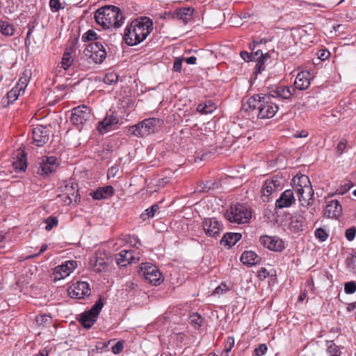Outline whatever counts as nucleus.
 I'll list each match as a JSON object with an SVG mask.
<instances>
[{"instance_id":"f257e3e1","label":"nucleus","mask_w":356,"mask_h":356,"mask_svg":"<svg viewBox=\"0 0 356 356\" xmlns=\"http://www.w3.org/2000/svg\"><path fill=\"white\" fill-rule=\"evenodd\" d=\"M248 115L257 119H269L275 116L279 106L276 101L273 102L270 97L264 93L256 94L250 97L247 102V107L244 106Z\"/></svg>"},{"instance_id":"f03ea898","label":"nucleus","mask_w":356,"mask_h":356,"mask_svg":"<svg viewBox=\"0 0 356 356\" xmlns=\"http://www.w3.org/2000/svg\"><path fill=\"white\" fill-rule=\"evenodd\" d=\"M153 30L152 20L143 17L131 22L125 29L124 40L129 46L140 44L150 34Z\"/></svg>"},{"instance_id":"7ed1b4c3","label":"nucleus","mask_w":356,"mask_h":356,"mask_svg":"<svg viewBox=\"0 0 356 356\" xmlns=\"http://www.w3.org/2000/svg\"><path fill=\"white\" fill-rule=\"evenodd\" d=\"M95 19L98 24L106 29L111 27L115 29L121 27L125 17L118 7L108 5L97 10Z\"/></svg>"},{"instance_id":"20e7f679","label":"nucleus","mask_w":356,"mask_h":356,"mask_svg":"<svg viewBox=\"0 0 356 356\" xmlns=\"http://www.w3.org/2000/svg\"><path fill=\"white\" fill-rule=\"evenodd\" d=\"M293 189L296 191L302 206L312 204L314 190L309 177L305 175H296L292 179Z\"/></svg>"},{"instance_id":"39448f33","label":"nucleus","mask_w":356,"mask_h":356,"mask_svg":"<svg viewBox=\"0 0 356 356\" xmlns=\"http://www.w3.org/2000/svg\"><path fill=\"white\" fill-rule=\"evenodd\" d=\"M225 217L231 222L244 224L249 222L252 212L247 205L237 203L230 207L225 212Z\"/></svg>"},{"instance_id":"423d86ee","label":"nucleus","mask_w":356,"mask_h":356,"mask_svg":"<svg viewBox=\"0 0 356 356\" xmlns=\"http://www.w3.org/2000/svg\"><path fill=\"white\" fill-rule=\"evenodd\" d=\"M160 127V120L156 118L145 119L129 128L131 134L136 137H145L155 133Z\"/></svg>"},{"instance_id":"0eeeda50","label":"nucleus","mask_w":356,"mask_h":356,"mask_svg":"<svg viewBox=\"0 0 356 356\" xmlns=\"http://www.w3.org/2000/svg\"><path fill=\"white\" fill-rule=\"evenodd\" d=\"M103 306V301L99 298L88 311L81 314L79 321L84 327L88 329L94 325Z\"/></svg>"},{"instance_id":"6e6552de","label":"nucleus","mask_w":356,"mask_h":356,"mask_svg":"<svg viewBox=\"0 0 356 356\" xmlns=\"http://www.w3.org/2000/svg\"><path fill=\"white\" fill-rule=\"evenodd\" d=\"M86 56L90 58L95 63H102L106 57V49L101 42H94L89 44L84 49Z\"/></svg>"},{"instance_id":"1a4fd4ad","label":"nucleus","mask_w":356,"mask_h":356,"mask_svg":"<svg viewBox=\"0 0 356 356\" xmlns=\"http://www.w3.org/2000/svg\"><path fill=\"white\" fill-rule=\"evenodd\" d=\"M295 88L284 85H274L268 87L267 89L268 95L270 97L271 99H290L293 95Z\"/></svg>"},{"instance_id":"9d476101","label":"nucleus","mask_w":356,"mask_h":356,"mask_svg":"<svg viewBox=\"0 0 356 356\" xmlns=\"http://www.w3.org/2000/svg\"><path fill=\"white\" fill-rule=\"evenodd\" d=\"M140 271L144 278L153 285H159L163 280L162 274L159 268L152 264H143Z\"/></svg>"},{"instance_id":"9b49d317","label":"nucleus","mask_w":356,"mask_h":356,"mask_svg":"<svg viewBox=\"0 0 356 356\" xmlns=\"http://www.w3.org/2000/svg\"><path fill=\"white\" fill-rule=\"evenodd\" d=\"M202 227L207 236L215 238L220 236L224 229L223 225L216 218H204Z\"/></svg>"},{"instance_id":"f8f14e48","label":"nucleus","mask_w":356,"mask_h":356,"mask_svg":"<svg viewBox=\"0 0 356 356\" xmlns=\"http://www.w3.org/2000/svg\"><path fill=\"white\" fill-rule=\"evenodd\" d=\"M58 166L57 159L54 156H42L37 165V173L41 176H48L54 172Z\"/></svg>"},{"instance_id":"ddd939ff","label":"nucleus","mask_w":356,"mask_h":356,"mask_svg":"<svg viewBox=\"0 0 356 356\" xmlns=\"http://www.w3.org/2000/svg\"><path fill=\"white\" fill-rule=\"evenodd\" d=\"M78 186L76 184L69 182L62 188V194L59 197L62 199L64 203L70 205L72 202L76 203L79 202V197L78 194Z\"/></svg>"},{"instance_id":"4468645a","label":"nucleus","mask_w":356,"mask_h":356,"mask_svg":"<svg viewBox=\"0 0 356 356\" xmlns=\"http://www.w3.org/2000/svg\"><path fill=\"white\" fill-rule=\"evenodd\" d=\"M67 293L72 298L82 299L90 296V288L88 282L78 281L68 287Z\"/></svg>"},{"instance_id":"2eb2a0df","label":"nucleus","mask_w":356,"mask_h":356,"mask_svg":"<svg viewBox=\"0 0 356 356\" xmlns=\"http://www.w3.org/2000/svg\"><path fill=\"white\" fill-rule=\"evenodd\" d=\"M90 117V109L85 105H81L72 110L70 121L74 125H82L89 120Z\"/></svg>"},{"instance_id":"dca6fc26","label":"nucleus","mask_w":356,"mask_h":356,"mask_svg":"<svg viewBox=\"0 0 356 356\" xmlns=\"http://www.w3.org/2000/svg\"><path fill=\"white\" fill-rule=\"evenodd\" d=\"M49 138V129L47 127L38 125L32 129L33 143L38 147H42L47 143Z\"/></svg>"},{"instance_id":"f3484780","label":"nucleus","mask_w":356,"mask_h":356,"mask_svg":"<svg viewBox=\"0 0 356 356\" xmlns=\"http://www.w3.org/2000/svg\"><path fill=\"white\" fill-rule=\"evenodd\" d=\"M76 261L74 260H68L63 263L61 265L55 268L54 272V277L55 280H60L69 276L73 270L76 268Z\"/></svg>"},{"instance_id":"a211bd4d","label":"nucleus","mask_w":356,"mask_h":356,"mask_svg":"<svg viewBox=\"0 0 356 356\" xmlns=\"http://www.w3.org/2000/svg\"><path fill=\"white\" fill-rule=\"evenodd\" d=\"M260 243L266 248L275 252H281L284 248V242L277 236H262L260 237Z\"/></svg>"},{"instance_id":"6ab92c4d","label":"nucleus","mask_w":356,"mask_h":356,"mask_svg":"<svg viewBox=\"0 0 356 356\" xmlns=\"http://www.w3.org/2000/svg\"><path fill=\"white\" fill-rule=\"evenodd\" d=\"M139 257L134 254L133 250H123L115 255L116 264L121 267L127 266L132 263H137Z\"/></svg>"},{"instance_id":"aec40b11","label":"nucleus","mask_w":356,"mask_h":356,"mask_svg":"<svg viewBox=\"0 0 356 356\" xmlns=\"http://www.w3.org/2000/svg\"><path fill=\"white\" fill-rule=\"evenodd\" d=\"M281 185L280 181L277 177L267 179L261 188L264 202L269 201V196L277 191Z\"/></svg>"},{"instance_id":"412c9836","label":"nucleus","mask_w":356,"mask_h":356,"mask_svg":"<svg viewBox=\"0 0 356 356\" xmlns=\"http://www.w3.org/2000/svg\"><path fill=\"white\" fill-rule=\"evenodd\" d=\"M296 202L293 191L288 189L282 193L280 197L275 202L277 209H284L290 207Z\"/></svg>"},{"instance_id":"4be33fe9","label":"nucleus","mask_w":356,"mask_h":356,"mask_svg":"<svg viewBox=\"0 0 356 356\" xmlns=\"http://www.w3.org/2000/svg\"><path fill=\"white\" fill-rule=\"evenodd\" d=\"M342 213V207L337 200H332L327 202L325 210L324 216L328 218L337 219Z\"/></svg>"},{"instance_id":"5701e85b","label":"nucleus","mask_w":356,"mask_h":356,"mask_svg":"<svg viewBox=\"0 0 356 356\" xmlns=\"http://www.w3.org/2000/svg\"><path fill=\"white\" fill-rule=\"evenodd\" d=\"M89 264L92 270L97 273L104 272L108 268V263L102 254L92 257Z\"/></svg>"},{"instance_id":"b1692460","label":"nucleus","mask_w":356,"mask_h":356,"mask_svg":"<svg viewBox=\"0 0 356 356\" xmlns=\"http://www.w3.org/2000/svg\"><path fill=\"white\" fill-rule=\"evenodd\" d=\"M311 74L308 71L298 72L294 83L295 88L303 90L308 88L310 85Z\"/></svg>"},{"instance_id":"393cba45","label":"nucleus","mask_w":356,"mask_h":356,"mask_svg":"<svg viewBox=\"0 0 356 356\" xmlns=\"http://www.w3.org/2000/svg\"><path fill=\"white\" fill-rule=\"evenodd\" d=\"M118 118L113 115L106 116L99 122L98 131L100 134H104L112 129V127L118 123Z\"/></svg>"},{"instance_id":"a878e982","label":"nucleus","mask_w":356,"mask_h":356,"mask_svg":"<svg viewBox=\"0 0 356 356\" xmlns=\"http://www.w3.org/2000/svg\"><path fill=\"white\" fill-rule=\"evenodd\" d=\"M241 236L242 235L240 233L228 232L224 234L220 241V243L222 245L230 248L234 245L241 238Z\"/></svg>"},{"instance_id":"bb28decb","label":"nucleus","mask_w":356,"mask_h":356,"mask_svg":"<svg viewBox=\"0 0 356 356\" xmlns=\"http://www.w3.org/2000/svg\"><path fill=\"white\" fill-rule=\"evenodd\" d=\"M114 193V188L112 186L100 187L93 192L92 196L95 200L107 199Z\"/></svg>"},{"instance_id":"cd10ccee","label":"nucleus","mask_w":356,"mask_h":356,"mask_svg":"<svg viewBox=\"0 0 356 356\" xmlns=\"http://www.w3.org/2000/svg\"><path fill=\"white\" fill-rule=\"evenodd\" d=\"M257 254L252 251H245L241 256V262L247 266L255 265L260 261Z\"/></svg>"},{"instance_id":"c85d7f7f","label":"nucleus","mask_w":356,"mask_h":356,"mask_svg":"<svg viewBox=\"0 0 356 356\" xmlns=\"http://www.w3.org/2000/svg\"><path fill=\"white\" fill-rule=\"evenodd\" d=\"M304 227V218L301 215H294L290 218L289 228L293 232L302 230Z\"/></svg>"},{"instance_id":"c756f323","label":"nucleus","mask_w":356,"mask_h":356,"mask_svg":"<svg viewBox=\"0 0 356 356\" xmlns=\"http://www.w3.org/2000/svg\"><path fill=\"white\" fill-rule=\"evenodd\" d=\"M194 10L191 8H181L175 11L174 17L187 23L192 19Z\"/></svg>"},{"instance_id":"7c9ffc66","label":"nucleus","mask_w":356,"mask_h":356,"mask_svg":"<svg viewBox=\"0 0 356 356\" xmlns=\"http://www.w3.org/2000/svg\"><path fill=\"white\" fill-rule=\"evenodd\" d=\"M15 169L19 171H25L27 168L26 156L23 152L17 154L15 161L13 162Z\"/></svg>"},{"instance_id":"2f4dec72","label":"nucleus","mask_w":356,"mask_h":356,"mask_svg":"<svg viewBox=\"0 0 356 356\" xmlns=\"http://www.w3.org/2000/svg\"><path fill=\"white\" fill-rule=\"evenodd\" d=\"M258 56V62L254 67L255 74H260L261 73L262 71L265 70V64L268 61V60L270 59V54L268 53L264 54L261 51H260L259 55Z\"/></svg>"},{"instance_id":"473e14b6","label":"nucleus","mask_w":356,"mask_h":356,"mask_svg":"<svg viewBox=\"0 0 356 356\" xmlns=\"http://www.w3.org/2000/svg\"><path fill=\"white\" fill-rule=\"evenodd\" d=\"M216 109V106L210 100L205 102L204 104H200L197 106V111L202 114L211 113Z\"/></svg>"},{"instance_id":"72a5a7b5","label":"nucleus","mask_w":356,"mask_h":356,"mask_svg":"<svg viewBox=\"0 0 356 356\" xmlns=\"http://www.w3.org/2000/svg\"><path fill=\"white\" fill-rule=\"evenodd\" d=\"M15 29L13 24L6 21H0V32L5 36L14 35Z\"/></svg>"},{"instance_id":"f704fd0d","label":"nucleus","mask_w":356,"mask_h":356,"mask_svg":"<svg viewBox=\"0 0 356 356\" xmlns=\"http://www.w3.org/2000/svg\"><path fill=\"white\" fill-rule=\"evenodd\" d=\"M159 209V206L157 204H154L152 205L150 207L147 208L145 210L143 213H141L140 218L143 220H146L150 218H153L156 213V212Z\"/></svg>"},{"instance_id":"c9c22d12","label":"nucleus","mask_w":356,"mask_h":356,"mask_svg":"<svg viewBox=\"0 0 356 356\" xmlns=\"http://www.w3.org/2000/svg\"><path fill=\"white\" fill-rule=\"evenodd\" d=\"M30 78L29 72H24V76L20 77L19 82L16 85V88L21 90L22 92H24V90L29 83Z\"/></svg>"},{"instance_id":"e433bc0d","label":"nucleus","mask_w":356,"mask_h":356,"mask_svg":"<svg viewBox=\"0 0 356 356\" xmlns=\"http://www.w3.org/2000/svg\"><path fill=\"white\" fill-rule=\"evenodd\" d=\"M188 320L189 323L197 328L202 325L203 318L197 313H193L189 316Z\"/></svg>"},{"instance_id":"4c0bfd02","label":"nucleus","mask_w":356,"mask_h":356,"mask_svg":"<svg viewBox=\"0 0 356 356\" xmlns=\"http://www.w3.org/2000/svg\"><path fill=\"white\" fill-rule=\"evenodd\" d=\"M73 59L72 58V55L70 52L65 51L63 54L62 60L60 62L61 67L65 70H67L69 67L72 64Z\"/></svg>"},{"instance_id":"58836bf2","label":"nucleus","mask_w":356,"mask_h":356,"mask_svg":"<svg viewBox=\"0 0 356 356\" xmlns=\"http://www.w3.org/2000/svg\"><path fill=\"white\" fill-rule=\"evenodd\" d=\"M327 353L331 356H340L341 355L340 348L332 341L327 342Z\"/></svg>"},{"instance_id":"ea45409f","label":"nucleus","mask_w":356,"mask_h":356,"mask_svg":"<svg viewBox=\"0 0 356 356\" xmlns=\"http://www.w3.org/2000/svg\"><path fill=\"white\" fill-rule=\"evenodd\" d=\"M119 76L115 72H109L107 73L103 79V81L104 83L107 85H113L117 83L118 81Z\"/></svg>"},{"instance_id":"a19ab883","label":"nucleus","mask_w":356,"mask_h":356,"mask_svg":"<svg viewBox=\"0 0 356 356\" xmlns=\"http://www.w3.org/2000/svg\"><path fill=\"white\" fill-rule=\"evenodd\" d=\"M22 92L16 87L13 88L8 93L7 98L8 100V103H13L16 99H17L18 97L20 95V93Z\"/></svg>"},{"instance_id":"79ce46f5","label":"nucleus","mask_w":356,"mask_h":356,"mask_svg":"<svg viewBox=\"0 0 356 356\" xmlns=\"http://www.w3.org/2000/svg\"><path fill=\"white\" fill-rule=\"evenodd\" d=\"M260 51H261L258 49L254 52L250 54L248 51H243L241 52V56L245 62H249L250 60L256 59L257 56L259 55Z\"/></svg>"},{"instance_id":"37998d69","label":"nucleus","mask_w":356,"mask_h":356,"mask_svg":"<svg viewBox=\"0 0 356 356\" xmlns=\"http://www.w3.org/2000/svg\"><path fill=\"white\" fill-rule=\"evenodd\" d=\"M82 40L85 42H88V41H92V42H98L97 41L98 36L94 31L88 30L87 32H86L83 35Z\"/></svg>"},{"instance_id":"c03bdc74","label":"nucleus","mask_w":356,"mask_h":356,"mask_svg":"<svg viewBox=\"0 0 356 356\" xmlns=\"http://www.w3.org/2000/svg\"><path fill=\"white\" fill-rule=\"evenodd\" d=\"M234 345V339L233 337H228L225 342L224 351L226 353L225 356L231 351Z\"/></svg>"},{"instance_id":"a18cd8bd","label":"nucleus","mask_w":356,"mask_h":356,"mask_svg":"<svg viewBox=\"0 0 356 356\" xmlns=\"http://www.w3.org/2000/svg\"><path fill=\"white\" fill-rule=\"evenodd\" d=\"M268 350V347L265 343L259 344V346L254 348V356H263Z\"/></svg>"},{"instance_id":"49530a36","label":"nucleus","mask_w":356,"mask_h":356,"mask_svg":"<svg viewBox=\"0 0 356 356\" xmlns=\"http://www.w3.org/2000/svg\"><path fill=\"white\" fill-rule=\"evenodd\" d=\"M46 230L50 231L52 228L58 225V220L55 217H49L45 220Z\"/></svg>"},{"instance_id":"de8ad7c7","label":"nucleus","mask_w":356,"mask_h":356,"mask_svg":"<svg viewBox=\"0 0 356 356\" xmlns=\"http://www.w3.org/2000/svg\"><path fill=\"white\" fill-rule=\"evenodd\" d=\"M51 317L49 315L43 314L39 315L36 317V323L39 325H44L50 322Z\"/></svg>"},{"instance_id":"09e8293b","label":"nucleus","mask_w":356,"mask_h":356,"mask_svg":"<svg viewBox=\"0 0 356 356\" xmlns=\"http://www.w3.org/2000/svg\"><path fill=\"white\" fill-rule=\"evenodd\" d=\"M315 236L321 241H325L328 237V234L325 229L322 228H318L315 231Z\"/></svg>"},{"instance_id":"8fccbe9b","label":"nucleus","mask_w":356,"mask_h":356,"mask_svg":"<svg viewBox=\"0 0 356 356\" xmlns=\"http://www.w3.org/2000/svg\"><path fill=\"white\" fill-rule=\"evenodd\" d=\"M356 291V283L353 281L346 282L344 284V291L347 294H352Z\"/></svg>"},{"instance_id":"3c124183","label":"nucleus","mask_w":356,"mask_h":356,"mask_svg":"<svg viewBox=\"0 0 356 356\" xmlns=\"http://www.w3.org/2000/svg\"><path fill=\"white\" fill-rule=\"evenodd\" d=\"M356 234V227H351L349 229H346L345 232V236L346 239L349 241H352Z\"/></svg>"},{"instance_id":"603ef678","label":"nucleus","mask_w":356,"mask_h":356,"mask_svg":"<svg viewBox=\"0 0 356 356\" xmlns=\"http://www.w3.org/2000/svg\"><path fill=\"white\" fill-rule=\"evenodd\" d=\"M229 290V287L224 283H222L221 284H220L218 286H217L214 291H213V294L214 295H222L224 294L225 293H226L227 291Z\"/></svg>"},{"instance_id":"864d4df0","label":"nucleus","mask_w":356,"mask_h":356,"mask_svg":"<svg viewBox=\"0 0 356 356\" xmlns=\"http://www.w3.org/2000/svg\"><path fill=\"white\" fill-rule=\"evenodd\" d=\"M49 6L51 10L54 12L58 11L60 9H63L64 7L61 6L59 0H50Z\"/></svg>"},{"instance_id":"5fc2aeb1","label":"nucleus","mask_w":356,"mask_h":356,"mask_svg":"<svg viewBox=\"0 0 356 356\" xmlns=\"http://www.w3.org/2000/svg\"><path fill=\"white\" fill-rule=\"evenodd\" d=\"M184 58H176L173 64V70L175 72H181Z\"/></svg>"},{"instance_id":"6e6d98bb","label":"nucleus","mask_w":356,"mask_h":356,"mask_svg":"<svg viewBox=\"0 0 356 356\" xmlns=\"http://www.w3.org/2000/svg\"><path fill=\"white\" fill-rule=\"evenodd\" d=\"M347 266L351 270H356V254L346 259Z\"/></svg>"},{"instance_id":"4d7b16f0","label":"nucleus","mask_w":356,"mask_h":356,"mask_svg":"<svg viewBox=\"0 0 356 356\" xmlns=\"http://www.w3.org/2000/svg\"><path fill=\"white\" fill-rule=\"evenodd\" d=\"M317 55L319 59H321V60H324L330 56V53L327 49H320L318 51Z\"/></svg>"},{"instance_id":"13d9d810","label":"nucleus","mask_w":356,"mask_h":356,"mask_svg":"<svg viewBox=\"0 0 356 356\" xmlns=\"http://www.w3.org/2000/svg\"><path fill=\"white\" fill-rule=\"evenodd\" d=\"M346 145H347V140L345 139H342L337 145V153L339 154H341L343 152L344 149H346Z\"/></svg>"},{"instance_id":"bf43d9fd","label":"nucleus","mask_w":356,"mask_h":356,"mask_svg":"<svg viewBox=\"0 0 356 356\" xmlns=\"http://www.w3.org/2000/svg\"><path fill=\"white\" fill-rule=\"evenodd\" d=\"M118 172H119L118 166L114 165V166L111 167L108 170V174H107L108 178L110 179V178L115 177L117 175Z\"/></svg>"},{"instance_id":"052dcab7","label":"nucleus","mask_w":356,"mask_h":356,"mask_svg":"<svg viewBox=\"0 0 356 356\" xmlns=\"http://www.w3.org/2000/svg\"><path fill=\"white\" fill-rule=\"evenodd\" d=\"M123 350V343L120 341L117 342L113 347L112 351L115 354L121 353Z\"/></svg>"},{"instance_id":"680f3d73","label":"nucleus","mask_w":356,"mask_h":356,"mask_svg":"<svg viewBox=\"0 0 356 356\" xmlns=\"http://www.w3.org/2000/svg\"><path fill=\"white\" fill-rule=\"evenodd\" d=\"M268 275V273L265 268H261L258 270V276L261 279H265Z\"/></svg>"},{"instance_id":"e2e57ef3","label":"nucleus","mask_w":356,"mask_h":356,"mask_svg":"<svg viewBox=\"0 0 356 356\" xmlns=\"http://www.w3.org/2000/svg\"><path fill=\"white\" fill-rule=\"evenodd\" d=\"M184 60L188 65H194L196 63L197 58L193 56L188 58H184Z\"/></svg>"},{"instance_id":"0e129e2a","label":"nucleus","mask_w":356,"mask_h":356,"mask_svg":"<svg viewBox=\"0 0 356 356\" xmlns=\"http://www.w3.org/2000/svg\"><path fill=\"white\" fill-rule=\"evenodd\" d=\"M211 185H213V184H211L210 181H207V184H204L203 188L200 189V191L204 193L207 192L212 188Z\"/></svg>"},{"instance_id":"69168bd1","label":"nucleus","mask_w":356,"mask_h":356,"mask_svg":"<svg viewBox=\"0 0 356 356\" xmlns=\"http://www.w3.org/2000/svg\"><path fill=\"white\" fill-rule=\"evenodd\" d=\"M352 187V184H345L343 186H341L339 193L343 194L346 191H348Z\"/></svg>"},{"instance_id":"338daca9","label":"nucleus","mask_w":356,"mask_h":356,"mask_svg":"<svg viewBox=\"0 0 356 356\" xmlns=\"http://www.w3.org/2000/svg\"><path fill=\"white\" fill-rule=\"evenodd\" d=\"M347 309L348 312H352V311L356 310V301L348 304V305L347 307Z\"/></svg>"},{"instance_id":"774afa93","label":"nucleus","mask_w":356,"mask_h":356,"mask_svg":"<svg viewBox=\"0 0 356 356\" xmlns=\"http://www.w3.org/2000/svg\"><path fill=\"white\" fill-rule=\"evenodd\" d=\"M33 26L30 27V28L29 29L28 32H27V34H26V40H25V44H26V46H27V42H28L29 39H30V37H31V34H32V33H33Z\"/></svg>"}]
</instances>
